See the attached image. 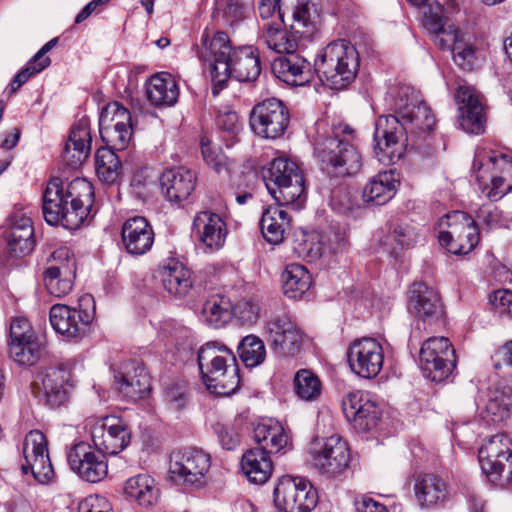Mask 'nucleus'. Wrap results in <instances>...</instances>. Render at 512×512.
I'll list each match as a JSON object with an SVG mask.
<instances>
[{"mask_svg": "<svg viewBox=\"0 0 512 512\" xmlns=\"http://www.w3.org/2000/svg\"><path fill=\"white\" fill-rule=\"evenodd\" d=\"M394 109L397 115H381L375 123L374 152L381 162L384 157L389 161L400 158L403 151L415 148L417 139L435 125L430 107L411 86L399 87Z\"/></svg>", "mask_w": 512, "mask_h": 512, "instance_id": "f257e3e1", "label": "nucleus"}, {"mask_svg": "<svg viewBox=\"0 0 512 512\" xmlns=\"http://www.w3.org/2000/svg\"><path fill=\"white\" fill-rule=\"evenodd\" d=\"M197 55L210 73L213 96L226 88L231 77L240 82H250L261 73L258 48L233 47L228 34L223 31L213 34L204 31Z\"/></svg>", "mask_w": 512, "mask_h": 512, "instance_id": "f03ea898", "label": "nucleus"}, {"mask_svg": "<svg viewBox=\"0 0 512 512\" xmlns=\"http://www.w3.org/2000/svg\"><path fill=\"white\" fill-rule=\"evenodd\" d=\"M42 214L47 224L76 230L91 216L94 187L85 178H51L42 193Z\"/></svg>", "mask_w": 512, "mask_h": 512, "instance_id": "7ed1b4c3", "label": "nucleus"}, {"mask_svg": "<svg viewBox=\"0 0 512 512\" xmlns=\"http://www.w3.org/2000/svg\"><path fill=\"white\" fill-rule=\"evenodd\" d=\"M292 23L290 30L283 28L285 13L274 19L265 20L261 26V40L279 54L297 51L311 41L318 32L320 11L313 0H298L292 3Z\"/></svg>", "mask_w": 512, "mask_h": 512, "instance_id": "20e7f679", "label": "nucleus"}, {"mask_svg": "<svg viewBox=\"0 0 512 512\" xmlns=\"http://www.w3.org/2000/svg\"><path fill=\"white\" fill-rule=\"evenodd\" d=\"M354 137L355 130L351 126L338 123L326 135L317 138L314 154L320 169L329 177H352L361 171L362 156L352 143Z\"/></svg>", "mask_w": 512, "mask_h": 512, "instance_id": "39448f33", "label": "nucleus"}, {"mask_svg": "<svg viewBox=\"0 0 512 512\" xmlns=\"http://www.w3.org/2000/svg\"><path fill=\"white\" fill-rule=\"evenodd\" d=\"M201 379L207 389L219 396H229L240 386L237 359L233 351L219 341L203 344L197 353Z\"/></svg>", "mask_w": 512, "mask_h": 512, "instance_id": "423d86ee", "label": "nucleus"}, {"mask_svg": "<svg viewBox=\"0 0 512 512\" xmlns=\"http://www.w3.org/2000/svg\"><path fill=\"white\" fill-rule=\"evenodd\" d=\"M360 64L357 49L339 39L324 47L314 60V71L322 83L331 89H344L351 84Z\"/></svg>", "mask_w": 512, "mask_h": 512, "instance_id": "0eeeda50", "label": "nucleus"}, {"mask_svg": "<svg viewBox=\"0 0 512 512\" xmlns=\"http://www.w3.org/2000/svg\"><path fill=\"white\" fill-rule=\"evenodd\" d=\"M23 456L25 463L20 467V481L15 483L17 494L5 502L6 512H23L27 503L20 493L24 486L23 476L31 473L34 479L41 484L50 482L54 476V470L49 458L46 436L39 430L30 431L23 442Z\"/></svg>", "mask_w": 512, "mask_h": 512, "instance_id": "6e6552de", "label": "nucleus"}, {"mask_svg": "<svg viewBox=\"0 0 512 512\" xmlns=\"http://www.w3.org/2000/svg\"><path fill=\"white\" fill-rule=\"evenodd\" d=\"M270 195L280 206L299 209L306 201L305 184L298 164L287 157L273 159L262 171Z\"/></svg>", "mask_w": 512, "mask_h": 512, "instance_id": "1a4fd4ad", "label": "nucleus"}, {"mask_svg": "<svg viewBox=\"0 0 512 512\" xmlns=\"http://www.w3.org/2000/svg\"><path fill=\"white\" fill-rule=\"evenodd\" d=\"M2 238L6 243V250L2 254V269L21 267L35 247L32 220L22 210L13 211L6 219Z\"/></svg>", "mask_w": 512, "mask_h": 512, "instance_id": "9d476101", "label": "nucleus"}, {"mask_svg": "<svg viewBox=\"0 0 512 512\" xmlns=\"http://www.w3.org/2000/svg\"><path fill=\"white\" fill-rule=\"evenodd\" d=\"M210 467V455L200 448L177 449L170 454V478L178 485L204 487L208 481Z\"/></svg>", "mask_w": 512, "mask_h": 512, "instance_id": "9b49d317", "label": "nucleus"}, {"mask_svg": "<svg viewBox=\"0 0 512 512\" xmlns=\"http://www.w3.org/2000/svg\"><path fill=\"white\" fill-rule=\"evenodd\" d=\"M94 309V299L90 294L82 296L77 307L55 304L49 312L51 326L67 340L77 341L87 334Z\"/></svg>", "mask_w": 512, "mask_h": 512, "instance_id": "f8f14e48", "label": "nucleus"}, {"mask_svg": "<svg viewBox=\"0 0 512 512\" xmlns=\"http://www.w3.org/2000/svg\"><path fill=\"white\" fill-rule=\"evenodd\" d=\"M478 459L488 480L499 486L512 483V441L504 433H499L480 447Z\"/></svg>", "mask_w": 512, "mask_h": 512, "instance_id": "ddd939ff", "label": "nucleus"}, {"mask_svg": "<svg viewBox=\"0 0 512 512\" xmlns=\"http://www.w3.org/2000/svg\"><path fill=\"white\" fill-rule=\"evenodd\" d=\"M447 231L439 233V243L455 255H467L479 243L480 233L476 221L464 211H453L441 219Z\"/></svg>", "mask_w": 512, "mask_h": 512, "instance_id": "4468645a", "label": "nucleus"}, {"mask_svg": "<svg viewBox=\"0 0 512 512\" xmlns=\"http://www.w3.org/2000/svg\"><path fill=\"white\" fill-rule=\"evenodd\" d=\"M290 124V111L277 98H267L255 104L249 114L252 132L263 139L277 140L284 136Z\"/></svg>", "mask_w": 512, "mask_h": 512, "instance_id": "2eb2a0df", "label": "nucleus"}, {"mask_svg": "<svg viewBox=\"0 0 512 512\" xmlns=\"http://www.w3.org/2000/svg\"><path fill=\"white\" fill-rule=\"evenodd\" d=\"M311 463L315 469L328 477H337L347 471L350 449L339 436L316 438L309 445Z\"/></svg>", "mask_w": 512, "mask_h": 512, "instance_id": "dca6fc26", "label": "nucleus"}, {"mask_svg": "<svg viewBox=\"0 0 512 512\" xmlns=\"http://www.w3.org/2000/svg\"><path fill=\"white\" fill-rule=\"evenodd\" d=\"M263 335L271 350L282 356H295L303 344V332L287 312L272 314L264 325Z\"/></svg>", "mask_w": 512, "mask_h": 512, "instance_id": "f3484780", "label": "nucleus"}, {"mask_svg": "<svg viewBox=\"0 0 512 512\" xmlns=\"http://www.w3.org/2000/svg\"><path fill=\"white\" fill-rule=\"evenodd\" d=\"M275 507L281 512H311L318 501L317 491L303 478L283 476L273 491Z\"/></svg>", "mask_w": 512, "mask_h": 512, "instance_id": "a211bd4d", "label": "nucleus"}, {"mask_svg": "<svg viewBox=\"0 0 512 512\" xmlns=\"http://www.w3.org/2000/svg\"><path fill=\"white\" fill-rule=\"evenodd\" d=\"M420 368L426 378L441 382L448 378L456 367L455 350L446 337H431L420 349Z\"/></svg>", "mask_w": 512, "mask_h": 512, "instance_id": "6ab92c4d", "label": "nucleus"}, {"mask_svg": "<svg viewBox=\"0 0 512 512\" xmlns=\"http://www.w3.org/2000/svg\"><path fill=\"white\" fill-rule=\"evenodd\" d=\"M44 344L25 317H15L10 323L8 354L20 366H33L41 358Z\"/></svg>", "mask_w": 512, "mask_h": 512, "instance_id": "aec40b11", "label": "nucleus"}, {"mask_svg": "<svg viewBox=\"0 0 512 512\" xmlns=\"http://www.w3.org/2000/svg\"><path fill=\"white\" fill-rule=\"evenodd\" d=\"M71 373L64 367L50 366L41 369L33 381V393L51 409L64 406L72 389Z\"/></svg>", "mask_w": 512, "mask_h": 512, "instance_id": "412c9836", "label": "nucleus"}, {"mask_svg": "<svg viewBox=\"0 0 512 512\" xmlns=\"http://www.w3.org/2000/svg\"><path fill=\"white\" fill-rule=\"evenodd\" d=\"M99 133L102 141L117 150H124L133 134L132 115L119 102L105 105L99 116Z\"/></svg>", "mask_w": 512, "mask_h": 512, "instance_id": "4be33fe9", "label": "nucleus"}, {"mask_svg": "<svg viewBox=\"0 0 512 512\" xmlns=\"http://www.w3.org/2000/svg\"><path fill=\"white\" fill-rule=\"evenodd\" d=\"M347 361L351 371L357 376L372 379L383 367V348L374 338L355 339L347 349Z\"/></svg>", "mask_w": 512, "mask_h": 512, "instance_id": "5701e85b", "label": "nucleus"}, {"mask_svg": "<svg viewBox=\"0 0 512 512\" xmlns=\"http://www.w3.org/2000/svg\"><path fill=\"white\" fill-rule=\"evenodd\" d=\"M455 100L458 105V121L461 128L470 134H481L486 125V105L484 96L473 86L459 85Z\"/></svg>", "mask_w": 512, "mask_h": 512, "instance_id": "b1692460", "label": "nucleus"}, {"mask_svg": "<svg viewBox=\"0 0 512 512\" xmlns=\"http://www.w3.org/2000/svg\"><path fill=\"white\" fill-rule=\"evenodd\" d=\"M68 464L82 480L98 483L108 474L106 454L85 442L75 444L67 453Z\"/></svg>", "mask_w": 512, "mask_h": 512, "instance_id": "393cba45", "label": "nucleus"}, {"mask_svg": "<svg viewBox=\"0 0 512 512\" xmlns=\"http://www.w3.org/2000/svg\"><path fill=\"white\" fill-rule=\"evenodd\" d=\"M272 72L282 82L291 86H303L311 81L314 65L302 55L293 51L276 58L271 65Z\"/></svg>", "mask_w": 512, "mask_h": 512, "instance_id": "a878e982", "label": "nucleus"}, {"mask_svg": "<svg viewBox=\"0 0 512 512\" xmlns=\"http://www.w3.org/2000/svg\"><path fill=\"white\" fill-rule=\"evenodd\" d=\"M408 306L424 323H433L443 316L439 294L423 282H414L409 290Z\"/></svg>", "mask_w": 512, "mask_h": 512, "instance_id": "bb28decb", "label": "nucleus"}, {"mask_svg": "<svg viewBox=\"0 0 512 512\" xmlns=\"http://www.w3.org/2000/svg\"><path fill=\"white\" fill-rule=\"evenodd\" d=\"M192 233L207 249L216 251L225 243L226 223L220 215L212 211H201L194 217Z\"/></svg>", "mask_w": 512, "mask_h": 512, "instance_id": "cd10ccee", "label": "nucleus"}, {"mask_svg": "<svg viewBox=\"0 0 512 512\" xmlns=\"http://www.w3.org/2000/svg\"><path fill=\"white\" fill-rule=\"evenodd\" d=\"M160 185L166 200L180 206L194 191L196 176L183 166L170 168L162 173Z\"/></svg>", "mask_w": 512, "mask_h": 512, "instance_id": "c85d7f7f", "label": "nucleus"}, {"mask_svg": "<svg viewBox=\"0 0 512 512\" xmlns=\"http://www.w3.org/2000/svg\"><path fill=\"white\" fill-rule=\"evenodd\" d=\"M91 141L89 119L81 118L71 129L62 152L63 162L71 169L79 168L89 156Z\"/></svg>", "mask_w": 512, "mask_h": 512, "instance_id": "c756f323", "label": "nucleus"}, {"mask_svg": "<svg viewBox=\"0 0 512 512\" xmlns=\"http://www.w3.org/2000/svg\"><path fill=\"white\" fill-rule=\"evenodd\" d=\"M118 391L130 400L143 398L151 389V379L145 366L137 361L125 364L123 371L115 375Z\"/></svg>", "mask_w": 512, "mask_h": 512, "instance_id": "7c9ffc66", "label": "nucleus"}, {"mask_svg": "<svg viewBox=\"0 0 512 512\" xmlns=\"http://www.w3.org/2000/svg\"><path fill=\"white\" fill-rule=\"evenodd\" d=\"M122 243L131 255L147 253L154 243V231L149 222L141 216L127 219L121 230Z\"/></svg>", "mask_w": 512, "mask_h": 512, "instance_id": "2f4dec72", "label": "nucleus"}, {"mask_svg": "<svg viewBox=\"0 0 512 512\" xmlns=\"http://www.w3.org/2000/svg\"><path fill=\"white\" fill-rule=\"evenodd\" d=\"M94 447L106 455H116L124 450L130 442V432L121 421L104 422L92 430Z\"/></svg>", "mask_w": 512, "mask_h": 512, "instance_id": "473e14b6", "label": "nucleus"}, {"mask_svg": "<svg viewBox=\"0 0 512 512\" xmlns=\"http://www.w3.org/2000/svg\"><path fill=\"white\" fill-rule=\"evenodd\" d=\"M343 412L361 431L375 428L381 418V411L375 402L358 393L349 394L343 401Z\"/></svg>", "mask_w": 512, "mask_h": 512, "instance_id": "72a5a7b5", "label": "nucleus"}, {"mask_svg": "<svg viewBox=\"0 0 512 512\" xmlns=\"http://www.w3.org/2000/svg\"><path fill=\"white\" fill-rule=\"evenodd\" d=\"M124 495L129 501L148 508L158 502L160 489L152 476L141 473L125 481Z\"/></svg>", "mask_w": 512, "mask_h": 512, "instance_id": "f704fd0d", "label": "nucleus"}, {"mask_svg": "<svg viewBox=\"0 0 512 512\" xmlns=\"http://www.w3.org/2000/svg\"><path fill=\"white\" fill-rule=\"evenodd\" d=\"M164 289L177 298H184L193 287L191 272L182 263L170 260L158 270Z\"/></svg>", "mask_w": 512, "mask_h": 512, "instance_id": "c9c22d12", "label": "nucleus"}, {"mask_svg": "<svg viewBox=\"0 0 512 512\" xmlns=\"http://www.w3.org/2000/svg\"><path fill=\"white\" fill-rule=\"evenodd\" d=\"M241 470L247 480L256 485L266 483L272 475L273 464L270 453L260 449L251 448L241 458Z\"/></svg>", "mask_w": 512, "mask_h": 512, "instance_id": "e433bc0d", "label": "nucleus"}, {"mask_svg": "<svg viewBox=\"0 0 512 512\" xmlns=\"http://www.w3.org/2000/svg\"><path fill=\"white\" fill-rule=\"evenodd\" d=\"M148 100L155 106H173L179 96V88L174 77L167 72L153 75L146 84Z\"/></svg>", "mask_w": 512, "mask_h": 512, "instance_id": "4c0bfd02", "label": "nucleus"}, {"mask_svg": "<svg viewBox=\"0 0 512 512\" xmlns=\"http://www.w3.org/2000/svg\"><path fill=\"white\" fill-rule=\"evenodd\" d=\"M59 38L54 37L45 43L36 54L26 63V65L14 76L7 86L9 95L16 93L30 78L41 73L51 64V59L47 53L51 51L58 43Z\"/></svg>", "mask_w": 512, "mask_h": 512, "instance_id": "58836bf2", "label": "nucleus"}, {"mask_svg": "<svg viewBox=\"0 0 512 512\" xmlns=\"http://www.w3.org/2000/svg\"><path fill=\"white\" fill-rule=\"evenodd\" d=\"M253 438L260 448L270 454L280 452L288 444V435L279 422L271 420L258 423L253 429Z\"/></svg>", "mask_w": 512, "mask_h": 512, "instance_id": "ea45409f", "label": "nucleus"}, {"mask_svg": "<svg viewBox=\"0 0 512 512\" xmlns=\"http://www.w3.org/2000/svg\"><path fill=\"white\" fill-rule=\"evenodd\" d=\"M415 494L422 506L442 504L448 498L446 482L435 474L419 475L415 483Z\"/></svg>", "mask_w": 512, "mask_h": 512, "instance_id": "a19ab883", "label": "nucleus"}, {"mask_svg": "<svg viewBox=\"0 0 512 512\" xmlns=\"http://www.w3.org/2000/svg\"><path fill=\"white\" fill-rule=\"evenodd\" d=\"M398 185L399 180L395 179L392 171L381 172L365 186L363 199L365 202L373 205H384L393 198Z\"/></svg>", "mask_w": 512, "mask_h": 512, "instance_id": "79ce46f5", "label": "nucleus"}, {"mask_svg": "<svg viewBox=\"0 0 512 512\" xmlns=\"http://www.w3.org/2000/svg\"><path fill=\"white\" fill-rule=\"evenodd\" d=\"M264 239L271 244H279L284 239L289 227L288 213L279 207H268L264 210L259 222Z\"/></svg>", "mask_w": 512, "mask_h": 512, "instance_id": "37998d69", "label": "nucleus"}, {"mask_svg": "<svg viewBox=\"0 0 512 512\" xmlns=\"http://www.w3.org/2000/svg\"><path fill=\"white\" fill-rule=\"evenodd\" d=\"M282 281L283 292L291 299H301L312 283L309 271L300 264L288 265L282 274Z\"/></svg>", "mask_w": 512, "mask_h": 512, "instance_id": "c03bdc74", "label": "nucleus"}, {"mask_svg": "<svg viewBox=\"0 0 512 512\" xmlns=\"http://www.w3.org/2000/svg\"><path fill=\"white\" fill-rule=\"evenodd\" d=\"M114 150L117 149L106 145L99 148L95 154L97 176L106 184L116 183L121 174V161Z\"/></svg>", "mask_w": 512, "mask_h": 512, "instance_id": "a18cd8bd", "label": "nucleus"}, {"mask_svg": "<svg viewBox=\"0 0 512 512\" xmlns=\"http://www.w3.org/2000/svg\"><path fill=\"white\" fill-rule=\"evenodd\" d=\"M202 317L206 324L220 328L230 321L232 305L226 297L214 295L203 304Z\"/></svg>", "mask_w": 512, "mask_h": 512, "instance_id": "49530a36", "label": "nucleus"}, {"mask_svg": "<svg viewBox=\"0 0 512 512\" xmlns=\"http://www.w3.org/2000/svg\"><path fill=\"white\" fill-rule=\"evenodd\" d=\"M68 266H48L43 272V282L48 293L55 297L67 295L73 286Z\"/></svg>", "mask_w": 512, "mask_h": 512, "instance_id": "de8ad7c7", "label": "nucleus"}, {"mask_svg": "<svg viewBox=\"0 0 512 512\" xmlns=\"http://www.w3.org/2000/svg\"><path fill=\"white\" fill-rule=\"evenodd\" d=\"M486 411L494 422L512 420V387L496 389L486 405Z\"/></svg>", "mask_w": 512, "mask_h": 512, "instance_id": "09e8293b", "label": "nucleus"}, {"mask_svg": "<svg viewBox=\"0 0 512 512\" xmlns=\"http://www.w3.org/2000/svg\"><path fill=\"white\" fill-rule=\"evenodd\" d=\"M237 351L246 367H256L263 363L266 357V348L263 340L253 334L242 338L238 344Z\"/></svg>", "mask_w": 512, "mask_h": 512, "instance_id": "8fccbe9b", "label": "nucleus"}, {"mask_svg": "<svg viewBox=\"0 0 512 512\" xmlns=\"http://www.w3.org/2000/svg\"><path fill=\"white\" fill-rule=\"evenodd\" d=\"M294 386L297 395L307 401L316 399L321 392L319 378L307 369H301L296 373Z\"/></svg>", "mask_w": 512, "mask_h": 512, "instance_id": "3c124183", "label": "nucleus"}, {"mask_svg": "<svg viewBox=\"0 0 512 512\" xmlns=\"http://www.w3.org/2000/svg\"><path fill=\"white\" fill-rule=\"evenodd\" d=\"M200 146L203 159L207 165L218 174L227 170V157L219 146L213 145L207 136L201 137Z\"/></svg>", "mask_w": 512, "mask_h": 512, "instance_id": "603ef678", "label": "nucleus"}, {"mask_svg": "<svg viewBox=\"0 0 512 512\" xmlns=\"http://www.w3.org/2000/svg\"><path fill=\"white\" fill-rule=\"evenodd\" d=\"M321 241L328 254L342 252L348 243L345 229L340 226H331L328 230L321 233Z\"/></svg>", "mask_w": 512, "mask_h": 512, "instance_id": "864d4df0", "label": "nucleus"}, {"mask_svg": "<svg viewBox=\"0 0 512 512\" xmlns=\"http://www.w3.org/2000/svg\"><path fill=\"white\" fill-rule=\"evenodd\" d=\"M304 239L305 240L299 244L298 252L305 255L309 261H316L325 254H328L321 241V233L313 232L304 235Z\"/></svg>", "mask_w": 512, "mask_h": 512, "instance_id": "5fc2aeb1", "label": "nucleus"}, {"mask_svg": "<svg viewBox=\"0 0 512 512\" xmlns=\"http://www.w3.org/2000/svg\"><path fill=\"white\" fill-rule=\"evenodd\" d=\"M164 400L171 410H181L188 402V389L185 383H171L164 391Z\"/></svg>", "mask_w": 512, "mask_h": 512, "instance_id": "6e6d98bb", "label": "nucleus"}, {"mask_svg": "<svg viewBox=\"0 0 512 512\" xmlns=\"http://www.w3.org/2000/svg\"><path fill=\"white\" fill-rule=\"evenodd\" d=\"M447 24H449V19L441 5L430 6L428 11L424 13L423 25L431 37L447 26Z\"/></svg>", "mask_w": 512, "mask_h": 512, "instance_id": "4d7b16f0", "label": "nucleus"}, {"mask_svg": "<svg viewBox=\"0 0 512 512\" xmlns=\"http://www.w3.org/2000/svg\"><path fill=\"white\" fill-rule=\"evenodd\" d=\"M419 237L415 227L407 223L396 224L391 231L390 238L403 248H409L415 244Z\"/></svg>", "mask_w": 512, "mask_h": 512, "instance_id": "13d9d810", "label": "nucleus"}, {"mask_svg": "<svg viewBox=\"0 0 512 512\" xmlns=\"http://www.w3.org/2000/svg\"><path fill=\"white\" fill-rule=\"evenodd\" d=\"M214 432L217 434L218 441L223 449L235 450L239 446L240 436L232 425L216 423Z\"/></svg>", "mask_w": 512, "mask_h": 512, "instance_id": "bf43d9fd", "label": "nucleus"}, {"mask_svg": "<svg viewBox=\"0 0 512 512\" xmlns=\"http://www.w3.org/2000/svg\"><path fill=\"white\" fill-rule=\"evenodd\" d=\"M432 40L439 48L451 50L452 52L461 42L458 29L450 23L432 36Z\"/></svg>", "mask_w": 512, "mask_h": 512, "instance_id": "052dcab7", "label": "nucleus"}, {"mask_svg": "<svg viewBox=\"0 0 512 512\" xmlns=\"http://www.w3.org/2000/svg\"><path fill=\"white\" fill-rule=\"evenodd\" d=\"M232 316L242 324H252L258 318V307L248 300L238 301L232 306Z\"/></svg>", "mask_w": 512, "mask_h": 512, "instance_id": "680f3d73", "label": "nucleus"}, {"mask_svg": "<svg viewBox=\"0 0 512 512\" xmlns=\"http://www.w3.org/2000/svg\"><path fill=\"white\" fill-rule=\"evenodd\" d=\"M216 125L232 138H235L241 130V124L235 111L220 112L216 118Z\"/></svg>", "mask_w": 512, "mask_h": 512, "instance_id": "e2e57ef3", "label": "nucleus"}, {"mask_svg": "<svg viewBox=\"0 0 512 512\" xmlns=\"http://www.w3.org/2000/svg\"><path fill=\"white\" fill-rule=\"evenodd\" d=\"M489 162L492 163L493 169L506 179V190H512V159L506 154L501 153L489 156Z\"/></svg>", "mask_w": 512, "mask_h": 512, "instance_id": "0e129e2a", "label": "nucleus"}, {"mask_svg": "<svg viewBox=\"0 0 512 512\" xmlns=\"http://www.w3.org/2000/svg\"><path fill=\"white\" fill-rule=\"evenodd\" d=\"M489 300L500 316L512 315V291L497 290L490 296Z\"/></svg>", "mask_w": 512, "mask_h": 512, "instance_id": "69168bd1", "label": "nucleus"}, {"mask_svg": "<svg viewBox=\"0 0 512 512\" xmlns=\"http://www.w3.org/2000/svg\"><path fill=\"white\" fill-rule=\"evenodd\" d=\"M454 61L464 69H471L475 60V50L471 45H465L462 41L453 50Z\"/></svg>", "mask_w": 512, "mask_h": 512, "instance_id": "338daca9", "label": "nucleus"}, {"mask_svg": "<svg viewBox=\"0 0 512 512\" xmlns=\"http://www.w3.org/2000/svg\"><path fill=\"white\" fill-rule=\"evenodd\" d=\"M78 512H113L110 504L101 497H89L79 503Z\"/></svg>", "mask_w": 512, "mask_h": 512, "instance_id": "774afa93", "label": "nucleus"}]
</instances>
